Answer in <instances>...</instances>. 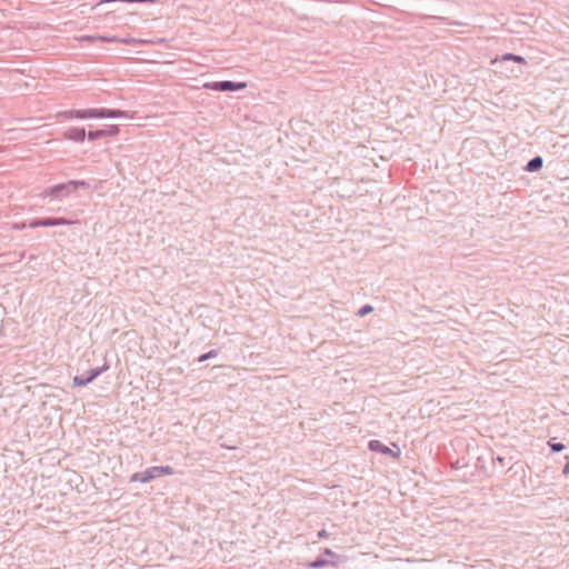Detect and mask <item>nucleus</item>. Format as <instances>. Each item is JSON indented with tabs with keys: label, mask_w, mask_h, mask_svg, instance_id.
I'll return each mask as SVG.
<instances>
[{
	"label": "nucleus",
	"mask_w": 569,
	"mask_h": 569,
	"mask_svg": "<svg viewBox=\"0 0 569 569\" xmlns=\"http://www.w3.org/2000/svg\"><path fill=\"white\" fill-rule=\"evenodd\" d=\"M89 188H90V184L84 180H69L68 182L58 183V184L46 188L40 193V197L63 199V198H67L70 193L77 192L79 189H89Z\"/></svg>",
	"instance_id": "f257e3e1"
},
{
	"label": "nucleus",
	"mask_w": 569,
	"mask_h": 569,
	"mask_svg": "<svg viewBox=\"0 0 569 569\" xmlns=\"http://www.w3.org/2000/svg\"><path fill=\"white\" fill-rule=\"evenodd\" d=\"M174 473V469L171 466H156L148 468L144 471L134 472L130 477L131 482L147 483L161 476H171Z\"/></svg>",
	"instance_id": "f03ea898"
},
{
	"label": "nucleus",
	"mask_w": 569,
	"mask_h": 569,
	"mask_svg": "<svg viewBox=\"0 0 569 569\" xmlns=\"http://www.w3.org/2000/svg\"><path fill=\"white\" fill-rule=\"evenodd\" d=\"M73 223H79V220H72L64 217H46L32 219L28 223V228L36 229L39 227L70 226Z\"/></svg>",
	"instance_id": "7ed1b4c3"
},
{
	"label": "nucleus",
	"mask_w": 569,
	"mask_h": 569,
	"mask_svg": "<svg viewBox=\"0 0 569 569\" xmlns=\"http://www.w3.org/2000/svg\"><path fill=\"white\" fill-rule=\"evenodd\" d=\"M82 112L83 119L121 118L128 116V112L124 110L109 108L82 109Z\"/></svg>",
	"instance_id": "20e7f679"
},
{
	"label": "nucleus",
	"mask_w": 569,
	"mask_h": 569,
	"mask_svg": "<svg viewBox=\"0 0 569 569\" xmlns=\"http://www.w3.org/2000/svg\"><path fill=\"white\" fill-rule=\"evenodd\" d=\"M246 87H247L246 82L231 81V80L206 82L203 84V88L212 90V91H219V92L240 91V90H243Z\"/></svg>",
	"instance_id": "39448f33"
},
{
	"label": "nucleus",
	"mask_w": 569,
	"mask_h": 569,
	"mask_svg": "<svg viewBox=\"0 0 569 569\" xmlns=\"http://www.w3.org/2000/svg\"><path fill=\"white\" fill-rule=\"evenodd\" d=\"M108 369L109 365L108 362H104L101 367L90 369L84 375L74 376L72 379V385L74 387H86Z\"/></svg>",
	"instance_id": "423d86ee"
},
{
	"label": "nucleus",
	"mask_w": 569,
	"mask_h": 569,
	"mask_svg": "<svg viewBox=\"0 0 569 569\" xmlns=\"http://www.w3.org/2000/svg\"><path fill=\"white\" fill-rule=\"evenodd\" d=\"M326 557H329L331 559L333 558H341V556L337 555L335 551H332L331 549L329 548H326L323 549L322 553L320 556H318L313 561L309 562L308 563V567L309 568H312V569H319V568H323L326 566H333V567H338L339 565L337 562H335L333 560H330Z\"/></svg>",
	"instance_id": "0eeeda50"
},
{
	"label": "nucleus",
	"mask_w": 569,
	"mask_h": 569,
	"mask_svg": "<svg viewBox=\"0 0 569 569\" xmlns=\"http://www.w3.org/2000/svg\"><path fill=\"white\" fill-rule=\"evenodd\" d=\"M393 447L396 448V450L387 447L385 443H382L380 440H370L368 442V449L372 452H378V453H381L383 456H389V457H392V458H398L401 453L399 447L396 445V443H392Z\"/></svg>",
	"instance_id": "6e6552de"
},
{
	"label": "nucleus",
	"mask_w": 569,
	"mask_h": 569,
	"mask_svg": "<svg viewBox=\"0 0 569 569\" xmlns=\"http://www.w3.org/2000/svg\"><path fill=\"white\" fill-rule=\"evenodd\" d=\"M63 139L74 141V142H83L87 138L86 129L82 127H72L66 130L63 133Z\"/></svg>",
	"instance_id": "1a4fd4ad"
},
{
	"label": "nucleus",
	"mask_w": 569,
	"mask_h": 569,
	"mask_svg": "<svg viewBox=\"0 0 569 569\" xmlns=\"http://www.w3.org/2000/svg\"><path fill=\"white\" fill-rule=\"evenodd\" d=\"M60 116L63 117L64 119H83L82 109L67 110V111L61 112Z\"/></svg>",
	"instance_id": "9d476101"
},
{
	"label": "nucleus",
	"mask_w": 569,
	"mask_h": 569,
	"mask_svg": "<svg viewBox=\"0 0 569 569\" xmlns=\"http://www.w3.org/2000/svg\"><path fill=\"white\" fill-rule=\"evenodd\" d=\"M542 167V159L540 157H536L532 160H530L527 164L528 171H537Z\"/></svg>",
	"instance_id": "9b49d317"
},
{
	"label": "nucleus",
	"mask_w": 569,
	"mask_h": 569,
	"mask_svg": "<svg viewBox=\"0 0 569 569\" xmlns=\"http://www.w3.org/2000/svg\"><path fill=\"white\" fill-rule=\"evenodd\" d=\"M102 131L104 133V138L106 137H116L119 134L120 129L117 124H109L106 128H102Z\"/></svg>",
	"instance_id": "f8f14e48"
},
{
	"label": "nucleus",
	"mask_w": 569,
	"mask_h": 569,
	"mask_svg": "<svg viewBox=\"0 0 569 569\" xmlns=\"http://www.w3.org/2000/svg\"><path fill=\"white\" fill-rule=\"evenodd\" d=\"M87 138L89 141H96V140L104 138V133H103L102 129L90 130L87 133Z\"/></svg>",
	"instance_id": "ddd939ff"
},
{
	"label": "nucleus",
	"mask_w": 569,
	"mask_h": 569,
	"mask_svg": "<svg viewBox=\"0 0 569 569\" xmlns=\"http://www.w3.org/2000/svg\"><path fill=\"white\" fill-rule=\"evenodd\" d=\"M217 356H218V350L212 349V350H210V351H208V352H206V353L200 355V356L198 357L197 361H198V362H204V361H207V360H209V359H212V358H214V357H217Z\"/></svg>",
	"instance_id": "4468645a"
},
{
	"label": "nucleus",
	"mask_w": 569,
	"mask_h": 569,
	"mask_svg": "<svg viewBox=\"0 0 569 569\" xmlns=\"http://www.w3.org/2000/svg\"><path fill=\"white\" fill-rule=\"evenodd\" d=\"M372 311H373V307L371 305L367 303V305H363L362 307H360L358 309V311L356 312V315L358 317L362 318V317H366L367 315L371 313Z\"/></svg>",
	"instance_id": "2eb2a0df"
},
{
	"label": "nucleus",
	"mask_w": 569,
	"mask_h": 569,
	"mask_svg": "<svg viewBox=\"0 0 569 569\" xmlns=\"http://www.w3.org/2000/svg\"><path fill=\"white\" fill-rule=\"evenodd\" d=\"M100 40L102 41H106V42H116V43H121V38L119 37H100Z\"/></svg>",
	"instance_id": "dca6fc26"
},
{
	"label": "nucleus",
	"mask_w": 569,
	"mask_h": 569,
	"mask_svg": "<svg viewBox=\"0 0 569 569\" xmlns=\"http://www.w3.org/2000/svg\"><path fill=\"white\" fill-rule=\"evenodd\" d=\"M505 59L513 60V61H517V62H523L525 61L522 57L515 56V54H507V56H505Z\"/></svg>",
	"instance_id": "f3484780"
},
{
	"label": "nucleus",
	"mask_w": 569,
	"mask_h": 569,
	"mask_svg": "<svg viewBox=\"0 0 569 569\" xmlns=\"http://www.w3.org/2000/svg\"><path fill=\"white\" fill-rule=\"evenodd\" d=\"M317 537L319 539H326V538L329 537V533H328V531L326 529H321V530L318 531Z\"/></svg>",
	"instance_id": "a211bd4d"
},
{
	"label": "nucleus",
	"mask_w": 569,
	"mask_h": 569,
	"mask_svg": "<svg viewBox=\"0 0 569 569\" xmlns=\"http://www.w3.org/2000/svg\"><path fill=\"white\" fill-rule=\"evenodd\" d=\"M549 445L553 451H561L565 448L563 445H561V443L549 442Z\"/></svg>",
	"instance_id": "6ab92c4d"
},
{
	"label": "nucleus",
	"mask_w": 569,
	"mask_h": 569,
	"mask_svg": "<svg viewBox=\"0 0 569 569\" xmlns=\"http://www.w3.org/2000/svg\"><path fill=\"white\" fill-rule=\"evenodd\" d=\"M136 40L133 38H124V39H121V43H124V44H130L132 42H134Z\"/></svg>",
	"instance_id": "aec40b11"
},
{
	"label": "nucleus",
	"mask_w": 569,
	"mask_h": 569,
	"mask_svg": "<svg viewBox=\"0 0 569 569\" xmlns=\"http://www.w3.org/2000/svg\"><path fill=\"white\" fill-rule=\"evenodd\" d=\"M26 227H28V224H27V223H24V222H23V223H21V224H16V226H14V228H16V229H24Z\"/></svg>",
	"instance_id": "412c9836"
},
{
	"label": "nucleus",
	"mask_w": 569,
	"mask_h": 569,
	"mask_svg": "<svg viewBox=\"0 0 569 569\" xmlns=\"http://www.w3.org/2000/svg\"><path fill=\"white\" fill-rule=\"evenodd\" d=\"M563 473H569V462L563 468Z\"/></svg>",
	"instance_id": "4be33fe9"
}]
</instances>
